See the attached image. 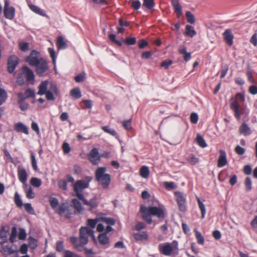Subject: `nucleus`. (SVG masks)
I'll use <instances>...</instances> for the list:
<instances>
[{"label": "nucleus", "instance_id": "1", "mask_svg": "<svg viewBox=\"0 0 257 257\" xmlns=\"http://www.w3.org/2000/svg\"><path fill=\"white\" fill-rule=\"evenodd\" d=\"M59 94V90L56 84L48 80L42 81L38 86L37 94L39 95H45L48 100L53 101L55 96Z\"/></svg>", "mask_w": 257, "mask_h": 257}, {"label": "nucleus", "instance_id": "2", "mask_svg": "<svg viewBox=\"0 0 257 257\" xmlns=\"http://www.w3.org/2000/svg\"><path fill=\"white\" fill-rule=\"evenodd\" d=\"M141 212L143 219L149 224L152 223V215L156 216L159 218H164L165 216L164 210L160 207H146L142 206L141 207Z\"/></svg>", "mask_w": 257, "mask_h": 257}, {"label": "nucleus", "instance_id": "3", "mask_svg": "<svg viewBox=\"0 0 257 257\" xmlns=\"http://www.w3.org/2000/svg\"><path fill=\"white\" fill-rule=\"evenodd\" d=\"M106 168L105 167L98 168L95 173L96 180L101 184L104 188H107L110 182V176L105 174Z\"/></svg>", "mask_w": 257, "mask_h": 257}, {"label": "nucleus", "instance_id": "4", "mask_svg": "<svg viewBox=\"0 0 257 257\" xmlns=\"http://www.w3.org/2000/svg\"><path fill=\"white\" fill-rule=\"evenodd\" d=\"M178 242L175 240L173 241L172 243H162L158 245V249L161 254L169 256L173 251H178Z\"/></svg>", "mask_w": 257, "mask_h": 257}, {"label": "nucleus", "instance_id": "5", "mask_svg": "<svg viewBox=\"0 0 257 257\" xmlns=\"http://www.w3.org/2000/svg\"><path fill=\"white\" fill-rule=\"evenodd\" d=\"M230 108L234 111V116L238 120H240L241 116L245 117L249 113L246 106H240L236 100L231 102Z\"/></svg>", "mask_w": 257, "mask_h": 257}, {"label": "nucleus", "instance_id": "6", "mask_svg": "<svg viewBox=\"0 0 257 257\" xmlns=\"http://www.w3.org/2000/svg\"><path fill=\"white\" fill-rule=\"evenodd\" d=\"M94 231L88 227H82L80 229L79 241L81 245L86 244L89 236L94 238Z\"/></svg>", "mask_w": 257, "mask_h": 257}, {"label": "nucleus", "instance_id": "7", "mask_svg": "<svg viewBox=\"0 0 257 257\" xmlns=\"http://www.w3.org/2000/svg\"><path fill=\"white\" fill-rule=\"evenodd\" d=\"M90 179L87 180H80L77 181L74 185V190L79 199L83 198V195L81 193L82 191L89 187Z\"/></svg>", "mask_w": 257, "mask_h": 257}, {"label": "nucleus", "instance_id": "8", "mask_svg": "<svg viewBox=\"0 0 257 257\" xmlns=\"http://www.w3.org/2000/svg\"><path fill=\"white\" fill-rule=\"evenodd\" d=\"M174 195L180 211L184 212L186 210V194L180 191H175Z\"/></svg>", "mask_w": 257, "mask_h": 257}, {"label": "nucleus", "instance_id": "9", "mask_svg": "<svg viewBox=\"0 0 257 257\" xmlns=\"http://www.w3.org/2000/svg\"><path fill=\"white\" fill-rule=\"evenodd\" d=\"M4 14L6 18L9 20H13L15 16V9L10 5L7 0L5 1Z\"/></svg>", "mask_w": 257, "mask_h": 257}, {"label": "nucleus", "instance_id": "10", "mask_svg": "<svg viewBox=\"0 0 257 257\" xmlns=\"http://www.w3.org/2000/svg\"><path fill=\"white\" fill-rule=\"evenodd\" d=\"M89 161L93 164L97 165L100 161V157L97 148L92 149L88 155Z\"/></svg>", "mask_w": 257, "mask_h": 257}, {"label": "nucleus", "instance_id": "11", "mask_svg": "<svg viewBox=\"0 0 257 257\" xmlns=\"http://www.w3.org/2000/svg\"><path fill=\"white\" fill-rule=\"evenodd\" d=\"M37 74L41 76L47 70L48 65L46 61L43 58H40V61L35 66Z\"/></svg>", "mask_w": 257, "mask_h": 257}, {"label": "nucleus", "instance_id": "12", "mask_svg": "<svg viewBox=\"0 0 257 257\" xmlns=\"http://www.w3.org/2000/svg\"><path fill=\"white\" fill-rule=\"evenodd\" d=\"M38 52L36 50H33L31 54L26 58V61L31 66H35L40 61V58H38Z\"/></svg>", "mask_w": 257, "mask_h": 257}, {"label": "nucleus", "instance_id": "13", "mask_svg": "<svg viewBox=\"0 0 257 257\" xmlns=\"http://www.w3.org/2000/svg\"><path fill=\"white\" fill-rule=\"evenodd\" d=\"M18 176L19 181L23 183L26 188L27 187L28 185L27 184L26 182L28 179V174L24 168L20 167L18 168Z\"/></svg>", "mask_w": 257, "mask_h": 257}, {"label": "nucleus", "instance_id": "14", "mask_svg": "<svg viewBox=\"0 0 257 257\" xmlns=\"http://www.w3.org/2000/svg\"><path fill=\"white\" fill-rule=\"evenodd\" d=\"M18 64V58L15 56H11L8 61V71L9 73H12L15 70Z\"/></svg>", "mask_w": 257, "mask_h": 257}, {"label": "nucleus", "instance_id": "15", "mask_svg": "<svg viewBox=\"0 0 257 257\" xmlns=\"http://www.w3.org/2000/svg\"><path fill=\"white\" fill-rule=\"evenodd\" d=\"M22 74L26 77L27 80L30 83H33L34 80V74L32 70L27 66H24L22 68Z\"/></svg>", "mask_w": 257, "mask_h": 257}, {"label": "nucleus", "instance_id": "16", "mask_svg": "<svg viewBox=\"0 0 257 257\" xmlns=\"http://www.w3.org/2000/svg\"><path fill=\"white\" fill-rule=\"evenodd\" d=\"M14 129L17 133H22L25 135L29 134L28 127L21 122H18L14 124Z\"/></svg>", "mask_w": 257, "mask_h": 257}, {"label": "nucleus", "instance_id": "17", "mask_svg": "<svg viewBox=\"0 0 257 257\" xmlns=\"http://www.w3.org/2000/svg\"><path fill=\"white\" fill-rule=\"evenodd\" d=\"M219 157L218 160V167H223L225 166L227 163L226 158V154L225 151L220 150L219 151Z\"/></svg>", "mask_w": 257, "mask_h": 257}, {"label": "nucleus", "instance_id": "18", "mask_svg": "<svg viewBox=\"0 0 257 257\" xmlns=\"http://www.w3.org/2000/svg\"><path fill=\"white\" fill-rule=\"evenodd\" d=\"M224 38L226 43L229 45H232L233 44V36L230 29H227L223 33Z\"/></svg>", "mask_w": 257, "mask_h": 257}, {"label": "nucleus", "instance_id": "19", "mask_svg": "<svg viewBox=\"0 0 257 257\" xmlns=\"http://www.w3.org/2000/svg\"><path fill=\"white\" fill-rule=\"evenodd\" d=\"M81 200H82L84 205L88 206L90 209L95 208L97 205V203L96 201V198H93L90 199L89 201H87L86 200L84 196L83 198H80Z\"/></svg>", "mask_w": 257, "mask_h": 257}, {"label": "nucleus", "instance_id": "20", "mask_svg": "<svg viewBox=\"0 0 257 257\" xmlns=\"http://www.w3.org/2000/svg\"><path fill=\"white\" fill-rule=\"evenodd\" d=\"M239 131L241 134L245 136H249L251 134V131L250 127L245 123H242L239 127Z\"/></svg>", "mask_w": 257, "mask_h": 257}, {"label": "nucleus", "instance_id": "21", "mask_svg": "<svg viewBox=\"0 0 257 257\" xmlns=\"http://www.w3.org/2000/svg\"><path fill=\"white\" fill-rule=\"evenodd\" d=\"M5 243L0 244L1 247L0 248V252L3 253L5 256H8L14 252V250L11 247L4 244Z\"/></svg>", "mask_w": 257, "mask_h": 257}, {"label": "nucleus", "instance_id": "22", "mask_svg": "<svg viewBox=\"0 0 257 257\" xmlns=\"http://www.w3.org/2000/svg\"><path fill=\"white\" fill-rule=\"evenodd\" d=\"M8 230L6 229L4 226H2L0 229V244L6 243L8 241Z\"/></svg>", "mask_w": 257, "mask_h": 257}, {"label": "nucleus", "instance_id": "23", "mask_svg": "<svg viewBox=\"0 0 257 257\" xmlns=\"http://www.w3.org/2000/svg\"><path fill=\"white\" fill-rule=\"evenodd\" d=\"M29 8L34 13L43 17H47V14L39 7L31 4L29 5Z\"/></svg>", "mask_w": 257, "mask_h": 257}, {"label": "nucleus", "instance_id": "24", "mask_svg": "<svg viewBox=\"0 0 257 257\" xmlns=\"http://www.w3.org/2000/svg\"><path fill=\"white\" fill-rule=\"evenodd\" d=\"M57 45L59 50L65 49L67 47V45L62 36H59L57 38Z\"/></svg>", "mask_w": 257, "mask_h": 257}, {"label": "nucleus", "instance_id": "25", "mask_svg": "<svg viewBox=\"0 0 257 257\" xmlns=\"http://www.w3.org/2000/svg\"><path fill=\"white\" fill-rule=\"evenodd\" d=\"M70 240L72 243H73L75 246V247L78 250H81V248L83 245H81L79 241V239L78 240L77 237L74 236H71L70 238Z\"/></svg>", "mask_w": 257, "mask_h": 257}, {"label": "nucleus", "instance_id": "26", "mask_svg": "<svg viewBox=\"0 0 257 257\" xmlns=\"http://www.w3.org/2000/svg\"><path fill=\"white\" fill-rule=\"evenodd\" d=\"M72 202L75 208L77 210V211L79 213H83V211H84V208L82 206L81 203L76 199H72Z\"/></svg>", "mask_w": 257, "mask_h": 257}, {"label": "nucleus", "instance_id": "27", "mask_svg": "<svg viewBox=\"0 0 257 257\" xmlns=\"http://www.w3.org/2000/svg\"><path fill=\"white\" fill-rule=\"evenodd\" d=\"M98 239L99 243L103 245L106 244L109 242V238L106 233H100L98 237Z\"/></svg>", "mask_w": 257, "mask_h": 257}, {"label": "nucleus", "instance_id": "28", "mask_svg": "<svg viewBox=\"0 0 257 257\" xmlns=\"http://www.w3.org/2000/svg\"><path fill=\"white\" fill-rule=\"evenodd\" d=\"M196 199H197V202H198V204L199 205V207L201 210V218L202 219H203L205 217V213H206V208H205V205L203 204V202H202L201 201V200L199 197H196Z\"/></svg>", "mask_w": 257, "mask_h": 257}, {"label": "nucleus", "instance_id": "29", "mask_svg": "<svg viewBox=\"0 0 257 257\" xmlns=\"http://www.w3.org/2000/svg\"><path fill=\"white\" fill-rule=\"evenodd\" d=\"M150 174V170L149 167L143 166L140 169V175L144 178H147Z\"/></svg>", "mask_w": 257, "mask_h": 257}, {"label": "nucleus", "instance_id": "30", "mask_svg": "<svg viewBox=\"0 0 257 257\" xmlns=\"http://www.w3.org/2000/svg\"><path fill=\"white\" fill-rule=\"evenodd\" d=\"M70 94L75 99H78L81 97L80 89L79 88H75L70 91Z\"/></svg>", "mask_w": 257, "mask_h": 257}, {"label": "nucleus", "instance_id": "31", "mask_svg": "<svg viewBox=\"0 0 257 257\" xmlns=\"http://www.w3.org/2000/svg\"><path fill=\"white\" fill-rule=\"evenodd\" d=\"M7 97V93L5 90L0 87V106L6 101Z\"/></svg>", "mask_w": 257, "mask_h": 257}, {"label": "nucleus", "instance_id": "32", "mask_svg": "<svg viewBox=\"0 0 257 257\" xmlns=\"http://www.w3.org/2000/svg\"><path fill=\"white\" fill-rule=\"evenodd\" d=\"M185 34L187 36L193 37L196 35V32L191 26L187 25L186 26Z\"/></svg>", "mask_w": 257, "mask_h": 257}, {"label": "nucleus", "instance_id": "33", "mask_svg": "<svg viewBox=\"0 0 257 257\" xmlns=\"http://www.w3.org/2000/svg\"><path fill=\"white\" fill-rule=\"evenodd\" d=\"M26 197L29 199L35 198V194L31 186L28 187L25 190Z\"/></svg>", "mask_w": 257, "mask_h": 257}, {"label": "nucleus", "instance_id": "34", "mask_svg": "<svg viewBox=\"0 0 257 257\" xmlns=\"http://www.w3.org/2000/svg\"><path fill=\"white\" fill-rule=\"evenodd\" d=\"M134 237L135 238L138 240L147 239L148 238V234L146 232L143 231L135 233Z\"/></svg>", "mask_w": 257, "mask_h": 257}, {"label": "nucleus", "instance_id": "35", "mask_svg": "<svg viewBox=\"0 0 257 257\" xmlns=\"http://www.w3.org/2000/svg\"><path fill=\"white\" fill-rule=\"evenodd\" d=\"M30 184L34 187H39L42 185V181L40 179L36 177H32L30 180Z\"/></svg>", "mask_w": 257, "mask_h": 257}, {"label": "nucleus", "instance_id": "36", "mask_svg": "<svg viewBox=\"0 0 257 257\" xmlns=\"http://www.w3.org/2000/svg\"><path fill=\"white\" fill-rule=\"evenodd\" d=\"M195 236L197 239V243L201 245H203L204 243V238L201 233L197 230H195Z\"/></svg>", "mask_w": 257, "mask_h": 257}, {"label": "nucleus", "instance_id": "37", "mask_svg": "<svg viewBox=\"0 0 257 257\" xmlns=\"http://www.w3.org/2000/svg\"><path fill=\"white\" fill-rule=\"evenodd\" d=\"M67 207L68 206L65 203H63L60 205H58L56 209V210H55V211L59 213L60 215H62L65 212V211L67 209Z\"/></svg>", "mask_w": 257, "mask_h": 257}, {"label": "nucleus", "instance_id": "38", "mask_svg": "<svg viewBox=\"0 0 257 257\" xmlns=\"http://www.w3.org/2000/svg\"><path fill=\"white\" fill-rule=\"evenodd\" d=\"M163 185L168 190L176 189L177 187L176 184L173 182H164Z\"/></svg>", "mask_w": 257, "mask_h": 257}, {"label": "nucleus", "instance_id": "39", "mask_svg": "<svg viewBox=\"0 0 257 257\" xmlns=\"http://www.w3.org/2000/svg\"><path fill=\"white\" fill-rule=\"evenodd\" d=\"M196 140L198 145L200 147L202 148H205L207 147V144L206 143L204 139L202 138L201 136L198 135L197 136Z\"/></svg>", "mask_w": 257, "mask_h": 257}, {"label": "nucleus", "instance_id": "40", "mask_svg": "<svg viewBox=\"0 0 257 257\" xmlns=\"http://www.w3.org/2000/svg\"><path fill=\"white\" fill-rule=\"evenodd\" d=\"M49 202L52 208L54 210H56V209L59 205V202L58 199L55 197H51L49 199Z\"/></svg>", "mask_w": 257, "mask_h": 257}, {"label": "nucleus", "instance_id": "41", "mask_svg": "<svg viewBox=\"0 0 257 257\" xmlns=\"http://www.w3.org/2000/svg\"><path fill=\"white\" fill-rule=\"evenodd\" d=\"M14 201L16 205L19 207H21L23 205L22 201L20 196L17 192H15L14 196Z\"/></svg>", "mask_w": 257, "mask_h": 257}, {"label": "nucleus", "instance_id": "42", "mask_svg": "<svg viewBox=\"0 0 257 257\" xmlns=\"http://www.w3.org/2000/svg\"><path fill=\"white\" fill-rule=\"evenodd\" d=\"M17 235V229L16 227L14 226L12 228L11 233L9 240L11 243H14Z\"/></svg>", "mask_w": 257, "mask_h": 257}, {"label": "nucleus", "instance_id": "43", "mask_svg": "<svg viewBox=\"0 0 257 257\" xmlns=\"http://www.w3.org/2000/svg\"><path fill=\"white\" fill-rule=\"evenodd\" d=\"M129 3L131 7L135 10L139 9L141 6V3L139 0H131Z\"/></svg>", "mask_w": 257, "mask_h": 257}, {"label": "nucleus", "instance_id": "44", "mask_svg": "<svg viewBox=\"0 0 257 257\" xmlns=\"http://www.w3.org/2000/svg\"><path fill=\"white\" fill-rule=\"evenodd\" d=\"M48 52L50 54L51 57L52 59L53 63L55 65L57 58V55L55 51L53 48H49Z\"/></svg>", "mask_w": 257, "mask_h": 257}, {"label": "nucleus", "instance_id": "45", "mask_svg": "<svg viewBox=\"0 0 257 257\" xmlns=\"http://www.w3.org/2000/svg\"><path fill=\"white\" fill-rule=\"evenodd\" d=\"M187 22L193 24L195 23V19L193 15L190 12H187L186 13Z\"/></svg>", "mask_w": 257, "mask_h": 257}, {"label": "nucleus", "instance_id": "46", "mask_svg": "<svg viewBox=\"0 0 257 257\" xmlns=\"http://www.w3.org/2000/svg\"><path fill=\"white\" fill-rule=\"evenodd\" d=\"M102 129L106 133L113 136H117V134L113 128H110L108 126H104L102 127Z\"/></svg>", "mask_w": 257, "mask_h": 257}, {"label": "nucleus", "instance_id": "47", "mask_svg": "<svg viewBox=\"0 0 257 257\" xmlns=\"http://www.w3.org/2000/svg\"><path fill=\"white\" fill-rule=\"evenodd\" d=\"M155 5L154 0H144L143 6L148 9H152Z\"/></svg>", "mask_w": 257, "mask_h": 257}, {"label": "nucleus", "instance_id": "48", "mask_svg": "<svg viewBox=\"0 0 257 257\" xmlns=\"http://www.w3.org/2000/svg\"><path fill=\"white\" fill-rule=\"evenodd\" d=\"M98 219H88L87 221V226L90 227L91 229H93L95 227L98 223Z\"/></svg>", "mask_w": 257, "mask_h": 257}, {"label": "nucleus", "instance_id": "49", "mask_svg": "<svg viewBox=\"0 0 257 257\" xmlns=\"http://www.w3.org/2000/svg\"><path fill=\"white\" fill-rule=\"evenodd\" d=\"M31 164L33 169L35 171L38 170V166L37 164V161L35 156V155L33 153H31Z\"/></svg>", "mask_w": 257, "mask_h": 257}, {"label": "nucleus", "instance_id": "50", "mask_svg": "<svg viewBox=\"0 0 257 257\" xmlns=\"http://www.w3.org/2000/svg\"><path fill=\"white\" fill-rule=\"evenodd\" d=\"M37 246V241L36 239L30 237L29 238V246L32 249H35Z\"/></svg>", "mask_w": 257, "mask_h": 257}, {"label": "nucleus", "instance_id": "51", "mask_svg": "<svg viewBox=\"0 0 257 257\" xmlns=\"http://www.w3.org/2000/svg\"><path fill=\"white\" fill-rule=\"evenodd\" d=\"M27 233L25 229L21 228L19 229L18 238L20 240H23L26 237Z\"/></svg>", "mask_w": 257, "mask_h": 257}, {"label": "nucleus", "instance_id": "52", "mask_svg": "<svg viewBox=\"0 0 257 257\" xmlns=\"http://www.w3.org/2000/svg\"><path fill=\"white\" fill-rule=\"evenodd\" d=\"M246 190L250 191L251 189L252 183L251 179L249 177H246L244 182Z\"/></svg>", "mask_w": 257, "mask_h": 257}, {"label": "nucleus", "instance_id": "53", "mask_svg": "<svg viewBox=\"0 0 257 257\" xmlns=\"http://www.w3.org/2000/svg\"><path fill=\"white\" fill-rule=\"evenodd\" d=\"M234 100H236L237 102H238V100L241 102H243L244 101V96L243 94L240 93H238L236 94L235 98H232L231 100L232 102Z\"/></svg>", "mask_w": 257, "mask_h": 257}, {"label": "nucleus", "instance_id": "54", "mask_svg": "<svg viewBox=\"0 0 257 257\" xmlns=\"http://www.w3.org/2000/svg\"><path fill=\"white\" fill-rule=\"evenodd\" d=\"M25 209L27 212L31 214H34L35 213L32 205L30 203H26L24 205Z\"/></svg>", "mask_w": 257, "mask_h": 257}, {"label": "nucleus", "instance_id": "55", "mask_svg": "<svg viewBox=\"0 0 257 257\" xmlns=\"http://www.w3.org/2000/svg\"><path fill=\"white\" fill-rule=\"evenodd\" d=\"M187 161L190 164L195 165L198 162V159L194 156H191L187 158Z\"/></svg>", "mask_w": 257, "mask_h": 257}, {"label": "nucleus", "instance_id": "56", "mask_svg": "<svg viewBox=\"0 0 257 257\" xmlns=\"http://www.w3.org/2000/svg\"><path fill=\"white\" fill-rule=\"evenodd\" d=\"M25 94L27 98L34 97L35 96V91L32 89H27L25 91Z\"/></svg>", "mask_w": 257, "mask_h": 257}, {"label": "nucleus", "instance_id": "57", "mask_svg": "<svg viewBox=\"0 0 257 257\" xmlns=\"http://www.w3.org/2000/svg\"><path fill=\"white\" fill-rule=\"evenodd\" d=\"M85 77V74L84 73H81L75 77V80L77 82H83Z\"/></svg>", "mask_w": 257, "mask_h": 257}, {"label": "nucleus", "instance_id": "58", "mask_svg": "<svg viewBox=\"0 0 257 257\" xmlns=\"http://www.w3.org/2000/svg\"><path fill=\"white\" fill-rule=\"evenodd\" d=\"M4 155L5 158L6 159L8 160L10 162L13 163H14V160L13 158L12 157L11 154H10L9 152L7 149H5L4 150Z\"/></svg>", "mask_w": 257, "mask_h": 257}, {"label": "nucleus", "instance_id": "59", "mask_svg": "<svg viewBox=\"0 0 257 257\" xmlns=\"http://www.w3.org/2000/svg\"><path fill=\"white\" fill-rule=\"evenodd\" d=\"M29 45L28 43L22 42L19 44V48L23 51H26L29 49Z\"/></svg>", "mask_w": 257, "mask_h": 257}, {"label": "nucleus", "instance_id": "60", "mask_svg": "<svg viewBox=\"0 0 257 257\" xmlns=\"http://www.w3.org/2000/svg\"><path fill=\"white\" fill-rule=\"evenodd\" d=\"M58 186L60 189L66 190L67 188V182L64 180H61L58 182Z\"/></svg>", "mask_w": 257, "mask_h": 257}, {"label": "nucleus", "instance_id": "61", "mask_svg": "<svg viewBox=\"0 0 257 257\" xmlns=\"http://www.w3.org/2000/svg\"><path fill=\"white\" fill-rule=\"evenodd\" d=\"M18 103L20 105V107L22 111H26L29 108V104H28V103L26 102V101L19 102Z\"/></svg>", "mask_w": 257, "mask_h": 257}, {"label": "nucleus", "instance_id": "62", "mask_svg": "<svg viewBox=\"0 0 257 257\" xmlns=\"http://www.w3.org/2000/svg\"><path fill=\"white\" fill-rule=\"evenodd\" d=\"M109 39L114 42L115 43L117 44V45H118L119 46H121L122 45V43L121 42L117 40L116 39V36L115 35L113 34H111L109 35Z\"/></svg>", "mask_w": 257, "mask_h": 257}, {"label": "nucleus", "instance_id": "63", "mask_svg": "<svg viewBox=\"0 0 257 257\" xmlns=\"http://www.w3.org/2000/svg\"><path fill=\"white\" fill-rule=\"evenodd\" d=\"M235 151L238 155H242L244 154L245 149L239 146H237L235 148Z\"/></svg>", "mask_w": 257, "mask_h": 257}, {"label": "nucleus", "instance_id": "64", "mask_svg": "<svg viewBox=\"0 0 257 257\" xmlns=\"http://www.w3.org/2000/svg\"><path fill=\"white\" fill-rule=\"evenodd\" d=\"M191 121L194 124L197 123L198 120V115L196 113H192L190 116Z\"/></svg>", "mask_w": 257, "mask_h": 257}]
</instances>
